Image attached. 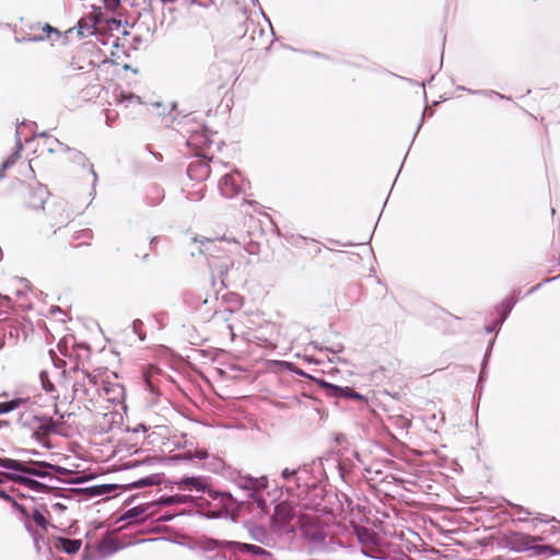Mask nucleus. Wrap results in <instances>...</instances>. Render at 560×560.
I'll return each mask as SVG.
<instances>
[{"label": "nucleus", "mask_w": 560, "mask_h": 560, "mask_svg": "<svg viewBox=\"0 0 560 560\" xmlns=\"http://www.w3.org/2000/svg\"><path fill=\"white\" fill-rule=\"evenodd\" d=\"M63 415L59 420H54L49 416L35 415L33 411H24L20 416V422L32 430V436L44 447L50 448V435L59 433V425Z\"/></svg>", "instance_id": "f257e3e1"}, {"label": "nucleus", "mask_w": 560, "mask_h": 560, "mask_svg": "<svg viewBox=\"0 0 560 560\" xmlns=\"http://www.w3.org/2000/svg\"><path fill=\"white\" fill-rule=\"evenodd\" d=\"M42 208L44 223L54 229L55 233L72 224L77 215L67 200L55 197L42 201Z\"/></svg>", "instance_id": "f03ea898"}, {"label": "nucleus", "mask_w": 560, "mask_h": 560, "mask_svg": "<svg viewBox=\"0 0 560 560\" xmlns=\"http://www.w3.org/2000/svg\"><path fill=\"white\" fill-rule=\"evenodd\" d=\"M541 540L540 536H532L515 530L505 532L501 537V544L516 552L533 551L536 556L553 553L551 546L538 544Z\"/></svg>", "instance_id": "7ed1b4c3"}, {"label": "nucleus", "mask_w": 560, "mask_h": 560, "mask_svg": "<svg viewBox=\"0 0 560 560\" xmlns=\"http://www.w3.org/2000/svg\"><path fill=\"white\" fill-rule=\"evenodd\" d=\"M106 62L107 57L102 49L95 44L88 43L75 51L71 67L73 70L91 71Z\"/></svg>", "instance_id": "20e7f679"}, {"label": "nucleus", "mask_w": 560, "mask_h": 560, "mask_svg": "<svg viewBox=\"0 0 560 560\" xmlns=\"http://www.w3.org/2000/svg\"><path fill=\"white\" fill-rule=\"evenodd\" d=\"M102 377L100 371L83 372L82 381H77L73 385L75 397L93 402L101 396Z\"/></svg>", "instance_id": "39448f33"}, {"label": "nucleus", "mask_w": 560, "mask_h": 560, "mask_svg": "<svg viewBox=\"0 0 560 560\" xmlns=\"http://www.w3.org/2000/svg\"><path fill=\"white\" fill-rule=\"evenodd\" d=\"M65 230V237L70 247L80 248L91 245L93 238V232L91 229L83 228L80 223L77 224L73 222Z\"/></svg>", "instance_id": "423d86ee"}, {"label": "nucleus", "mask_w": 560, "mask_h": 560, "mask_svg": "<svg viewBox=\"0 0 560 560\" xmlns=\"http://www.w3.org/2000/svg\"><path fill=\"white\" fill-rule=\"evenodd\" d=\"M125 387L117 382L102 380L101 396L108 402L121 404L125 399Z\"/></svg>", "instance_id": "0eeeda50"}, {"label": "nucleus", "mask_w": 560, "mask_h": 560, "mask_svg": "<svg viewBox=\"0 0 560 560\" xmlns=\"http://www.w3.org/2000/svg\"><path fill=\"white\" fill-rule=\"evenodd\" d=\"M30 520H32L34 522V524L36 526H38L39 529H40V532L34 529L31 522H26L25 523L26 529L31 533V535L34 538V541L37 544L38 539L43 538L45 536V534L48 532L49 523H48L46 516L39 510H37V509H34L31 512V518Z\"/></svg>", "instance_id": "6e6552de"}, {"label": "nucleus", "mask_w": 560, "mask_h": 560, "mask_svg": "<svg viewBox=\"0 0 560 560\" xmlns=\"http://www.w3.org/2000/svg\"><path fill=\"white\" fill-rule=\"evenodd\" d=\"M30 31L31 40H45L51 38L52 35H55L57 38L61 37V33L48 23L37 22L35 24H32L30 26Z\"/></svg>", "instance_id": "1a4fd4ad"}, {"label": "nucleus", "mask_w": 560, "mask_h": 560, "mask_svg": "<svg viewBox=\"0 0 560 560\" xmlns=\"http://www.w3.org/2000/svg\"><path fill=\"white\" fill-rule=\"evenodd\" d=\"M295 516V511L289 502H281L275 508L272 522L279 527L288 525Z\"/></svg>", "instance_id": "9d476101"}, {"label": "nucleus", "mask_w": 560, "mask_h": 560, "mask_svg": "<svg viewBox=\"0 0 560 560\" xmlns=\"http://www.w3.org/2000/svg\"><path fill=\"white\" fill-rule=\"evenodd\" d=\"M210 165L203 159H197L187 168L188 176L194 180H205L210 176Z\"/></svg>", "instance_id": "9b49d317"}, {"label": "nucleus", "mask_w": 560, "mask_h": 560, "mask_svg": "<svg viewBox=\"0 0 560 560\" xmlns=\"http://www.w3.org/2000/svg\"><path fill=\"white\" fill-rule=\"evenodd\" d=\"M355 532L362 545L363 552L368 556H373L374 548L377 544L376 534L365 527H359Z\"/></svg>", "instance_id": "f8f14e48"}, {"label": "nucleus", "mask_w": 560, "mask_h": 560, "mask_svg": "<svg viewBox=\"0 0 560 560\" xmlns=\"http://www.w3.org/2000/svg\"><path fill=\"white\" fill-rule=\"evenodd\" d=\"M220 190L223 196L232 198L240 194L241 186L233 175L226 174L220 179Z\"/></svg>", "instance_id": "ddd939ff"}, {"label": "nucleus", "mask_w": 560, "mask_h": 560, "mask_svg": "<svg viewBox=\"0 0 560 560\" xmlns=\"http://www.w3.org/2000/svg\"><path fill=\"white\" fill-rule=\"evenodd\" d=\"M0 466L3 468L13 469L16 471H22V472L34 475V476H44L45 475L44 472L36 470L35 468H33L30 465H26L24 463H21L19 460L11 459V458H0Z\"/></svg>", "instance_id": "4468645a"}, {"label": "nucleus", "mask_w": 560, "mask_h": 560, "mask_svg": "<svg viewBox=\"0 0 560 560\" xmlns=\"http://www.w3.org/2000/svg\"><path fill=\"white\" fill-rule=\"evenodd\" d=\"M67 160L75 166L81 167L83 171L93 173V165L82 152L74 149H67Z\"/></svg>", "instance_id": "2eb2a0df"}, {"label": "nucleus", "mask_w": 560, "mask_h": 560, "mask_svg": "<svg viewBox=\"0 0 560 560\" xmlns=\"http://www.w3.org/2000/svg\"><path fill=\"white\" fill-rule=\"evenodd\" d=\"M82 546V541L80 539H70L59 537L55 544L56 549L61 550L68 555L77 553Z\"/></svg>", "instance_id": "dca6fc26"}, {"label": "nucleus", "mask_w": 560, "mask_h": 560, "mask_svg": "<svg viewBox=\"0 0 560 560\" xmlns=\"http://www.w3.org/2000/svg\"><path fill=\"white\" fill-rule=\"evenodd\" d=\"M98 24V18L96 15H89L79 21V34L84 36L86 34H93Z\"/></svg>", "instance_id": "f3484780"}, {"label": "nucleus", "mask_w": 560, "mask_h": 560, "mask_svg": "<svg viewBox=\"0 0 560 560\" xmlns=\"http://www.w3.org/2000/svg\"><path fill=\"white\" fill-rule=\"evenodd\" d=\"M10 478L12 480H14L15 482L20 483V485H23L34 491H39L44 488V485L30 478V477H26V476H22V475H11Z\"/></svg>", "instance_id": "a211bd4d"}, {"label": "nucleus", "mask_w": 560, "mask_h": 560, "mask_svg": "<svg viewBox=\"0 0 560 560\" xmlns=\"http://www.w3.org/2000/svg\"><path fill=\"white\" fill-rule=\"evenodd\" d=\"M28 398H15L10 401L0 402V415L11 412L27 404Z\"/></svg>", "instance_id": "6ab92c4d"}, {"label": "nucleus", "mask_w": 560, "mask_h": 560, "mask_svg": "<svg viewBox=\"0 0 560 560\" xmlns=\"http://www.w3.org/2000/svg\"><path fill=\"white\" fill-rule=\"evenodd\" d=\"M236 546L238 550L242 552H252L254 555H269L267 550L256 545L237 542Z\"/></svg>", "instance_id": "aec40b11"}, {"label": "nucleus", "mask_w": 560, "mask_h": 560, "mask_svg": "<svg viewBox=\"0 0 560 560\" xmlns=\"http://www.w3.org/2000/svg\"><path fill=\"white\" fill-rule=\"evenodd\" d=\"M21 158L20 155V152L16 151L14 153H12L3 163H2V167L0 170V177L3 176L4 172L10 168L11 166H13L18 160Z\"/></svg>", "instance_id": "412c9836"}, {"label": "nucleus", "mask_w": 560, "mask_h": 560, "mask_svg": "<svg viewBox=\"0 0 560 560\" xmlns=\"http://www.w3.org/2000/svg\"><path fill=\"white\" fill-rule=\"evenodd\" d=\"M341 392H342V397L351 398L353 400H359L362 402L366 401V398L363 395L353 390L351 387H343V390H341Z\"/></svg>", "instance_id": "4be33fe9"}, {"label": "nucleus", "mask_w": 560, "mask_h": 560, "mask_svg": "<svg viewBox=\"0 0 560 560\" xmlns=\"http://www.w3.org/2000/svg\"><path fill=\"white\" fill-rule=\"evenodd\" d=\"M320 385L324 388L330 389L332 396H335V397H342V392L341 390H343V387L338 386V385H334V384H329V383L324 382V381L320 383Z\"/></svg>", "instance_id": "5701e85b"}, {"label": "nucleus", "mask_w": 560, "mask_h": 560, "mask_svg": "<svg viewBox=\"0 0 560 560\" xmlns=\"http://www.w3.org/2000/svg\"><path fill=\"white\" fill-rule=\"evenodd\" d=\"M182 502V499L177 495L163 497L160 499V504L162 505H173Z\"/></svg>", "instance_id": "b1692460"}, {"label": "nucleus", "mask_w": 560, "mask_h": 560, "mask_svg": "<svg viewBox=\"0 0 560 560\" xmlns=\"http://www.w3.org/2000/svg\"><path fill=\"white\" fill-rule=\"evenodd\" d=\"M250 487L254 488L255 490H262L267 487V480L265 478L255 479L254 481L250 480Z\"/></svg>", "instance_id": "393cba45"}, {"label": "nucleus", "mask_w": 560, "mask_h": 560, "mask_svg": "<svg viewBox=\"0 0 560 560\" xmlns=\"http://www.w3.org/2000/svg\"><path fill=\"white\" fill-rule=\"evenodd\" d=\"M515 510V513L518 515V521H526L527 517L532 515L529 511L523 509L522 506H516Z\"/></svg>", "instance_id": "a878e982"}, {"label": "nucleus", "mask_w": 560, "mask_h": 560, "mask_svg": "<svg viewBox=\"0 0 560 560\" xmlns=\"http://www.w3.org/2000/svg\"><path fill=\"white\" fill-rule=\"evenodd\" d=\"M153 483H154V481L152 480V478H144V479H140L137 482H135V487L140 488V487L151 486Z\"/></svg>", "instance_id": "bb28decb"}, {"label": "nucleus", "mask_w": 560, "mask_h": 560, "mask_svg": "<svg viewBox=\"0 0 560 560\" xmlns=\"http://www.w3.org/2000/svg\"><path fill=\"white\" fill-rule=\"evenodd\" d=\"M105 2V5L106 8L110 9V10H116L119 4H120V0H104Z\"/></svg>", "instance_id": "cd10ccee"}, {"label": "nucleus", "mask_w": 560, "mask_h": 560, "mask_svg": "<svg viewBox=\"0 0 560 560\" xmlns=\"http://www.w3.org/2000/svg\"><path fill=\"white\" fill-rule=\"evenodd\" d=\"M18 509L26 518H31V512H28L25 506L18 505Z\"/></svg>", "instance_id": "c85d7f7f"}, {"label": "nucleus", "mask_w": 560, "mask_h": 560, "mask_svg": "<svg viewBox=\"0 0 560 560\" xmlns=\"http://www.w3.org/2000/svg\"><path fill=\"white\" fill-rule=\"evenodd\" d=\"M295 474V470L292 469L290 470L289 468H285L283 471H282V476L284 479H288L290 478L291 476H293Z\"/></svg>", "instance_id": "c756f323"}, {"label": "nucleus", "mask_w": 560, "mask_h": 560, "mask_svg": "<svg viewBox=\"0 0 560 560\" xmlns=\"http://www.w3.org/2000/svg\"><path fill=\"white\" fill-rule=\"evenodd\" d=\"M185 482L196 486V483H197L198 481H197V479L191 478V479H187Z\"/></svg>", "instance_id": "7c9ffc66"}, {"label": "nucleus", "mask_w": 560, "mask_h": 560, "mask_svg": "<svg viewBox=\"0 0 560 560\" xmlns=\"http://www.w3.org/2000/svg\"><path fill=\"white\" fill-rule=\"evenodd\" d=\"M44 387H45L47 390H51L54 386H52V384H50V383H49V384H47V385H46V384H44Z\"/></svg>", "instance_id": "2f4dec72"}, {"label": "nucleus", "mask_w": 560, "mask_h": 560, "mask_svg": "<svg viewBox=\"0 0 560 560\" xmlns=\"http://www.w3.org/2000/svg\"><path fill=\"white\" fill-rule=\"evenodd\" d=\"M197 135L196 136H192L191 139L189 141H195L197 139Z\"/></svg>", "instance_id": "473e14b6"}, {"label": "nucleus", "mask_w": 560, "mask_h": 560, "mask_svg": "<svg viewBox=\"0 0 560 560\" xmlns=\"http://www.w3.org/2000/svg\"><path fill=\"white\" fill-rule=\"evenodd\" d=\"M401 560H411V559L407 556H404V558H401Z\"/></svg>", "instance_id": "72a5a7b5"}, {"label": "nucleus", "mask_w": 560, "mask_h": 560, "mask_svg": "<svg viewBox=\"0 0 560 560\" xmlns=\"http://www.w3.org/2000/svg\"><path fill=\"white\" fill-rule=\"evenodd\" d=\"M198 155H201L202 158H207L203 153H198Z\"/></svg>", "instance_id": "f704fd0d"}]
</instances>
